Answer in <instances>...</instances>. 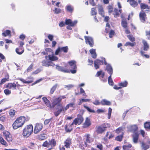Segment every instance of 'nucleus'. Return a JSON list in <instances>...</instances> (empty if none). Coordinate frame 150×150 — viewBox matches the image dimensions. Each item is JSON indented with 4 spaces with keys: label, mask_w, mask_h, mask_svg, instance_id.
Wrapping results in <instances>:
<instances>
[{
    "label": "nucleus",
    "mask_w": 150,
    "mask_h": 150,
    "mask_svg": "<svg viewBox=\"0 0 150 150\" xmlns=\"http://www.w3.org/2000/svg\"><path fill=\"white\" fill-rule=\"evenodd\" d=\"M28 120V117L21 116L17 118L13 122L12 126L14 129H16L22 127L24 124L25 121Z\"/></svg>",
    "instance_id": "obj_1"
},
{
    "label": "nucleus",
    "mask_w": 150,
    "mask_h": 150,
    "mask_svg": "<svg viewBox=\"0 0 150 150\" xmlns=\"http://www.w3.org/2000/svg\"><path fill=\"white\" fill-rule=\"evenodd\" d=\"M33 131V127L31 125L26 126L23 130L22 134L24 137H29L32 133Z\"/></svg>",
    "instance_id": "obj_2"
},
{
    "label": "nucleus",
    "mask_w": 150,
    "mask_h": 150,
    "mask_svg": "<svg viewBox=\"0 0 150 150\" xmlns=\"http://www.w3.org/2000/svg\"><path fill=\"white\" fill-rule=\"evenodd\" d=\"M68 63L70 66V68L71 69L70 70L72 74H75L76 73V69L77 67L76 66V62L74 60H71Z\"/></svg>",
    "instance_id": "obj_3"
},
{
    "label": "nucleus",
    "mask_w": 150,
    "mask_h": 150,
    "mask_svg": "<svg viewBox=\"0 0 150 150\" xmlns=\"http://www.w3.org/2000/svg\"><path fill=\"white\" fill-rule=\"evenodd\" d=\"M83 120V119L82 116L81 115H77V117L74 120L71 125H80L82 122Z\"/></svg>",
    "instance_id": "obj_4"
},
{
    "label": "nucleus",
    "mask_w": 150,
    "mask_h": 150,
    "mask_svg": "<svg viewBox=\"0 0 150 150\" xmlns=\"http://www.w3.org/2000/svg\"><path fill=\"white\" fill-rule=\"evenodd\" d=\"M43 125L42 123H36L35 124L34 133L35 134L39 133L42 129Z\"/></svg>",
    "instance_id": "obj_5"
},
{
    "label": "nucleus",
    "mask_w": 150,
    "mask_h": 150,
    "mask_svg": "<svg viewBox=\"0 0 150 150\" xmlns=\"http://www.w3.org/2000/svg\"><path fill=\"white\" fill-rule=\"evenodd\" d=\"M66 98V97L64 96H61L58 98H56L54 99L52 102V104L53 107H54L55 105L58 104H60V103L62 99H64Z\"/></svg>",
    "instance_id": "obj_6"
},
{
    "label": "nucleus",
    "mask_w": 150,
    "mask_h": 150,
    "mask_svg": "<svg viewBox=\"0 0 150 150\" xmlns=\"http://www.w3.org/2000/svg\"><path fill=\"white\" fill-rule=\"evenodd\" d=\"M4 136L5 139L8 142H12L13 140L12 136L10 132L7 131H5L3 132Z\"/></svg>",
    "instance_id": "obj_7"
},
{
    "label": "nucleus",
    "mask_w": 150,
    "mask_h": 150,
    "mask_svg": "<svg viewBox=\"0 0 150 150\" xmlns=\"http://www.w3.org/2000/svg\"><path fill=\"white\" fill-rule=\"evenodd\" d=\"M68 50V48L67 46L63 47H59L55 52V54L58 55L59 52L62 51H63L65 53L67 52Z\"/></svg>",
    "instance_id": "obj_8"
},
{
    "label": "nucleus",
    "mask_w": 150,
    "mask_h": 150,
    "mask_svg": "<svg viewBox=\"0 0 150 150\" xmlns=\"http://www.w3.org/2000/svg\"><path fill=\"white\" fill-rule=\"evenodd\" d=\"M84 37L86 44H89L91 47H93V41L92 38L89 36H85Z\"/></svg>",
    "instance_id": "obj_9"
},
{
    "label": "nucleus",
    "mask_w": 150,
    "mask_h": 150,
    "mask_svg": "<svg viewBox=\"0 0 150 150\" xmlns=\"http://www.w3.org/2000/svg\"><path fill=\"white\" fill-rule=\"evenodd\" d=\"M104 64L105 65H106V70L107 71L108 73L110 74V75H112V69L109 64H108L107 62L105 61V59H104Z\"/></svg>",
    "instance_id": "obj_10"
},
{
    "label": "nucleus",
    "mask_w": 150,
    "mask_h": 150,
    "mask_svg": "<svg viewBox=\"0 0 150 150\" xmlns=\"http://www.w3.org/2000/svg\"><path fill=\"white\" fill-rule=\"evenodd\" d=\"M104 59L103 58L102 61L98 59H96L94 61V66L96 69H97L99 68V66L102 65L103 64V61H104Z\"/></svg>",
    "instance_id": "obj_11"
},
{
    "label": "nucleus",
    "mask_w": 150,
    "mask_h": 150,
    "mask_svg": "<svg viewBox=\"0 0 150 150\" xmlns=\"http://www.w3.org/2000/svg\"><path fill=\"white\" fill-rule=\"evenodd\" d=\"M127 129L129 131L134 133L138 132L137 131L138 129V127L136 125H129L127 127Z\"/></svg>",
    "instance_id": "obj_12"
},
{
    "label": "nucleus",
    "mask_w": 150,
    "mask_h": 150,
    "mask_svg": "<svg viewBox=\"0 0 150 150\" xmlns=\"http://www.w3.org/2000/svg\"><path fill=\"white\" fill-rule=\"evenodd\" d=\"M139 136V134L138 132H135L132 134V141L134 143L136 144L138 143Z\"/></svg>",
    "instance_id": "obj_13"
},
{
    "label": "nucleus",
    "mask_w": 150,
    "mask_h": 150,
    "mask_svg": "<svg viewBox=\"0 0 150 150\" xmlns=\"http://www.w3.org/2000/svg\"><path fill=\"white\" fill-rule=\"evenodd\" d=\"M77 21H75L74 22H72L71 20L70 19H66L65 21V24L67 25H69L71 26H73L75 25L77 23Z\"/></svg>",
    "instance_id": "obj_14"
},
{
    "label": "nucleus",
    "mask_w": 150,
    "mask_h": 150,
    "mask_svg": "<svg viewBox=\"0 0 150 150\" xmlns=\"http://www.w3.org/2000/svg\"><path fill=\"white\" fill-rule=\"evenodd\" d=\"M85 145H86L87 143H90L93 141V139L92 138L90 137L89 134H87L85 136Z\"/></svg>",
    "instance_id": "obj_15"
},
{
    "label": "nucleus",
    "mask_w": 150,
    "mask_h": 150,
    "mask_svg": "<svg viewBox=\"0 0 150 150\" xmlns=\"http://www.w3.org/2000/svg\"><path fill=\"white\" fill-rule=\"evenodd\" d=\"M91 125L90 119L88 117H86L84 122L83 124V127L84 128L88 127Z\"/></svg>",
    "instance_id": "obj_16"
},
{
    "label": "nucleus",
    "mask_w": 150,
    "mask_h": 150,
    "mask_svg": "<svg viewBox=\"0 0 150 150\" xmlns=\"http://www.w3.org/2000/svg\"><path fill=\"white\" fill-rule=\"evenodd\" d=\"M59 108L57 111L54 112V114L56 116H57L61 113L62 111L65 110L64 108L63 107L62 104H59Z\"/></svg>",
    "instance_id": "obj_17"
},
{
    "label": "nucleus",
    "mask_w": 150,
    "mask_h": 150,
    "mask_svg": "<svg viewBox=\"0 0 150 150\" xmlns=\"http://www.w3.org/2000/svg\"><path fill=\"white\" fill-rule=\"evenodd\" d=\"M17 86L15 83H8L6 87L13 90L15 89L16 88Z\"/></svg>",
    "instance_id": "obj_18"
},
{
    "label": "nucleus",
    "mask_w": 150,
    "mask_h": 150,
    "mask_svg": "<svg viewBox=\"0 0 150 150\" xmlns=\"http://www.w3.org/2000/svg\"><path fill=\"white\" fill-rule=\"evenodd\" d=\"M48 57L50 60L52 61H54L58 59V58L54 56V54L49 55ZM45 58L47 60L48 57L47 56H45Z\"/></svg>",
    "instance_id": "obj_19"
},
{
    "label": "nucleus",
    "mask_w": 150,
    "mask_h": 150,
    "mask_svg": "<svg viewBox=\"0 0 150 150\" xmlns=\"http://www.w3.org/2000/svg\"><path fill=\"white\" fill-rule=\"evenodd\" d=\"M140 19L142 22H144L146 19V15L144 12H141L139 14Z\"/></svg>",
    "instance_id": "obj_20"
},
{
    "label": "nucleus",
    "mask_w": 150,
    "mask_h": 150,
    "mask_svg": "<svg viewBox=\"0 0 150 150\" xmlns=\"http://www.w3.org/2000/svg\"><path fill=\"white\" fill-rule=\"evenodd\" d=\"M42 99L45 104L47 107L51 108H52V106L51 105L50 102L46 97H44L42 98Z\"/></svg>",
    "instance_id": "obj_21"
},
{
    "label": "nucleus",
    "mask_w": 150,
    "mask_h": 150,
    "mask_svg": "<svg viewBox=\"0 0 150 150\" xmlns=\"http://www.w3.org/2000/svg\"><path fill=\"white\" fill-rule=\"evenodd\" d=\"M127 2H129L130 5L134 7L137 6L138 5L137 2L135 0H127Z\"/></svg>",
    "instance_id": "obj_22"
},
{
    "label": "nucleus",
    "mask_w": 150,
    "mask_h": 150,
    "mask_svg": "<svg viewBox=\"0 0 150 150\" xmlns=\"http://www.w3.org/2000/svg\"><path fill=\"white\" fill-rule=\"evenodd\" d=\"M65 146L67 148L70 147V145L71 144V140L70 138H67L64 142Z\"/></svg>",
    "instance_id": "obj_23"
},
{
    "label": "nucleus",
    "mask_w": 150,
    "mask_h": 150,
    "mask_svg": "<svg viewBox=\"0 0 150 150\" xmlns=\"http://www.w3.org/2000/svg\"><path fill=\"white\" fill-rule=\"evenodd\" d=\"M105 130V129L101 126L97 127L96 129V132L98 134H100L103 133Z\"/></svg>",
    "instance_id": "obj_24"
},
{
    "label": "nucleus",
    "mask_w": 150,
    "mask_h": 150,
    "mask_svg": "<svg viewBox=\"0 0 150 150\" xmlns=\"http://www.w3.org/2000/svg\"><path fill=\"white\" fill-rule=\"evenodd\" d=\"M56 69L59 71L64 72H68L69 70L65 69L63 67L58 65H56Z\"/></svg>",
    "instance_id": "obj_25"
},
{
    "label": "nucleus",
    "mask_w": 150,
    "mask_h": 150,
    "mask_svg": "<svg viewBox=\"0 0 150 150\" xmlns=\"http://www.w3.org/2000/svg\"><path fill=\"white\" fill-rule=\"evenodd\" d=\"M100 103L102 105H111L110 102L105 99H103L101 100Z\"/></svg>",
    "instance_id": "obj_26"
},
{
    "label": "nucleus",
    "mask_w": 150,
    "mask_h": 150,
    "mask_svg": "<svg viewBox=\"0 0 150 150\" xmlns=\"http://www.w3.org/2000/svg\"><path fill=\"white\" fill-rule=\"evenodd\" d=\"M118 85L121 87V88L123 87H126L128 85V82L126 81H125L123 82H120L118 83Z\"/></svg>",
    "instance_id": "obj_27"
},
{
    "label": "nucleus",
    "mask_w": 150,
    "mask_h": 150,
    "mask_svg": "<svg viewBox=\"0 0 150 150\" xmlns=\"http://www.w3.org/2000/svg\"><path fill=\"white\" fill-rule=\"evenodd\" d=\"M90 52L91 53L92 57L94 58H96V57L97 55L96 53V50L93 49H91L90 50Z\"/></svg>",
    "instance_id": "obj_28"
},
{
    "label": "nucleus",
    "mask_w": 150,
    "mask_h": 150,
    "mask_svg": "<svg viewBox=\"0 0 150 150\" xmlns=\"http://www.w3.org/2000/svg\"><path fill=\"white\" fill-rule=\"evenodd\" d=\"M47 138V135L45 134H41L38 136V139L40 140H44Z\"/></svg>",
    "instance_id": "obj_29"
},
{
    "label": "nucleus",
    "mask_w": 150,
    "mask_h": 150,
    "mask_svg": "<svg viewBox=\"0 0 150 150\" xmlns=\"http://www.w3.org/2000/svg\"><path fill=\"white\" fill-rule=\"evenodd\" d=\"M98 8V11L100 14L103 17H104V13L102 7L101 6H99Z\"/></svg>",
    "instance_id": "obj_30"
},
{
    "label": "nucleus",
    "mask_w": 150,
    "mask_h": 150,
    "mask_svg": "<svg viewBox=\"0 0 150 150\" xmlns=\"http://www.w3.org/2000/svg\"><path fill=\"white\" fill-rule=\"evenodd\" d=\"M142 42L144 45V50L145 51L147 50L149 48V45L146 41L143 40Z\"/></svg>",
    "instance_id": "obj_31"
},
{
    "label": "nucleus",
    "mask_w": 150,
    "mask_h": 150,
    "mask_svg": "<svg viewBox=\"0 0 150 150\" xmlns=\"http://www.w3.org/2000/svg\"><path fill=\"white\" fill-rule=\"evenodd\" d=\"M18 79L20 81H21L22 82L24 83H31L33 81L30 80V81H26L24 79L21 78H18L17 79Z\"/></svg>",
    "instance_id": "obj_32"
},
{
    "label": "nucleus",
    "mask_w": 150,
    "mask_h": 150,
    "mask_svg": "<svg viewBox=\"0 0 150 150\" xmlns=\"http://www.w3.org/2000/svg\"><path fill=\"white\" fill-rule=\"evenodd\" d=\"M122 11L121 9H120L118 10L116 8H115L114 10V11H113L114 13H113V15L115 16H118L120 15V13Z\"/></svg>",
    "instance_id": "obj_33"
},
{
    "label": "nucleus",
    "mask_w": 150,
    "mask_h": 150,
    "mask_svg": "<svg viewBox=\"0 0 150 150\" xmlns=\"http://www.w3.org/2000/svg\"><path fill=\"white\" fill-rule=\"evenodd\" d=\"M140 7L141 9H149L150 8L149 6L148 5L142 3L140 4Z\"/></svg>",
    "instance_id": "obj_34"
},
{
    "label": "nucleus",
    "mask_w": 150,
    "mask_h": 150,
    "mask_svg": "<svg viewBox=\"0 0 150 150\" xmlns=\"http://www.w3.org/2000/svg\"><path fill=\"white\" fill-rule=\"evenodd\" d=\"M49 141L51 147H52L51 149L55 146L56 142L54 139H52L51 140H49Z\"/></svg>",
    "instance_id": "obj_35"
},
{
    "label": "nucleus",
    "mask_w": 150,
    "mask_h": 150,
    "mask_svg": "<svg viewBox=\"0 0 150 150\" xmlns=\"http://www.w3.org/2000/svg\"><path fill=\"white\" fill-rule=\"evenodd\" d=\"M127 23L126 20L122 19L121 22V25L125 28H127Z\"/></svg>",
    "instance_id": "obj_36"
},
{
    "label": "nucleus",
    "mask_w": 150,
    "mask_h": 150,
    "mask_svg": "<svg viewBox=\"0 0 150 150\" xmlns=\"http://www.w3.org/2000/svg\"><path fill=\"white\" fill-rule=\"evenodd\" d=\"M0 142L2 144L5 145L6 146H7L8 145V144L1 137H0Z\"/></svg>",
    "instance_id": "obj_37"
},
{
    "label": "nucleus",
    "mask_w": 150,
    "mask_h": 150,
    "mask_svg": "<svg viewBox=\"0 0 150 150\" xmlns=\"http://www.w3.org/2000/svg\"><path fill=\"white\" fill-rule=\"evenodd\" d=\"M10 33L11 31L9 30H6L5 32L3 33L2 35L3 36L6 37L7 36H11Z\"/></svg>",
    "instance_id": "obj_38"
},
{
    "label": "nucleus",
    "mask_w": 150,
    "mask_h": 150,
    "mask_svg": "<svg viewBox=\"0 0 150 150\" xmlns=\"http://www.w3.org/2000/svg\"><path fill=\"white\" fill-rule=\"evenodd\" d=\"M16 110L13 109H11L9 112L10 115L11 117H13L15 115Z\"/></svg>",
    "instance_id": "obj_39"
},
{
    "label": "nucleus",
    "mask_w": 150,
    "mask_h": 150,
    "mask_svg": "<svg viewBox=\"0 0 150 150\" xmlns=\"http://www.w3.org/2000/svg\"><path fill=\"white\" fill-rule=\"evenodd\" d=\"M42 146H43L45 147H51L49 141H45L43 143Z\"/></svg>",
    "instance_id": "obj_40"
},
{
    "label": "nucleus",
    "mask_w": 150,
    "mask_h": 150,
    "mask_svg": "<svg viewBox=\"0 0 150 150\" xmlns=\"http://www.w3.org/2000/svg\"><path fill=\"white\" fill-rule=\"evenodd\" d=\"M123 135V133H122V134H121V135L116 137L115 138V140L120 142L121 141L122 139Z\"/></svg>",
    "instance_id": "obj_41"
},
{
    "label": "nucleus",
    "mask_w": 150,
    "mask_h": 150,
    "mask_svg": "<svg viewBox=\"0 0 150 150\" xmlns=\"http://www.w3.org/2000/svg\"><path fill=\"white\" fill-rule=\"evenodd\" d=\"M144 127L146 129H150V122H146L144 124Z\"/></svg>",
    "instance_id": "obj_42"
},
{
    "label": "nucleus",
    "mask_w": 150,
    "mask_h": 150,
    "mask_svg": "<svg viewBox=\"0 0 150 150\" xmlns=\"http://www.w3.org/2000/svg\"><path fill=\"white\" fill-rule=\"evenodd\" d=\"M136 43L135 42L131 43L129 42H127L125 44V46H127L128 45H129L131 47L134 46L135 45Z\"/></svg>",
    "instance_id": "obj_43"
},
{
    "label": "nucleus",
    "mask_w": 150,
    "mask_h": 150,
    "mask_svg": "<svg viewBox=\"0 0 150 150\" xmlns=\"http://www.w3.org/2000/svg\"><path fill=\"white\" fill-rule=\"evenodd\" d=\"M142 150H146L147 149L149 148V146L147 145H146L143 143H142Z\"/></svg>",
    "instance_id": "obj_44"
},
{
    "label": "nucleus",
    "mask_w": 150,
    "mask_h": 150,
    "mask_svg": "<svg viewBox=\"0 0 150 150\" xmlns=\"http://www.w3.org/2000/svg\"><path fill=\"white\" fill-rule=\"evenodd\" d=\"M74 105V103H70L67 104L65 107V110H66L68 109L69 107H72Z\"/></svg>",
    "instance_id": "obj_45"
},
{
    "label": "nucleus",
    "mask_w": 150,
    "mask_h": 150,
    "mask_svg": "<svg viewBox=\"0 0 150 150\" xmlns=\"http://www.w3.org/2000/svg\"><path fill=\"white\" fill-rule=\"evenodd\" d=\"M123 129L122 127H119L116 130V132L118 134H119L120 133H121V134H122Z\"/></svg>",
    "instance_id": "obj_46"
},
{
    "label": "nucleus",
    "mask_w": 150,
    "mask_h": 150,
    "mask_svg": "<svg viewBox=\"0 0 150 150\" xmlns=\"http://www.w3.org/2000/svg\"><path fill=\"white\" fill-rule=\"evenodd\" d=\"M108 81L109 85H113V82L111 78V75H110L108 78Z\"/></svg>",
    "instance_id": "obj_47"
},
{
    "label": "nucleus",
    "mask_w": 150,
    "mask_h": 150,
    "mask_svg": "<svg viewBox=\"0 0 150 150\" xmlns=\"http://www.w3.org/2000/svg\"><path fill=\"white\" fill-rule=\"evenodd\" d=\"M20 50V49L18 48H17L16 50V52L18 54H22L24 52V50H22V48L21 49V50H22L20 52L19 51Z\"/></svg>",
    "instance_id": "obj_48"
},
{
    "label": "nucleus",
    "mask_w": 150,
    "mask_h": 150,
    "mask_svg": "<svg viewBox=\"0 0 150 150\" xmlns=\"http://www.w3.org/2000/svg\"><path fill=\"white\" fill-rule=\"evenodd\" d=\"M4 92L6 95H8L11 93V90L6 89L4 90Z\"/></svg>",
    "instance_id": "obj_49"
},
{
    "label": "nucleus",
    "mask_w": 150,
    "mask_h": 150,
    "mask_svg": "<svg viewBox=\"0 0 150 150\" xmlns=\"http://www.w3.org/2000/svg\"><path fill=\"white\" fill-rule=\"evenodd\" d=\"M127 37L132 42H133L135 40V38L133 36L131 35H129L127 36Z\"/></svg>",
    "instance_id": "obj_50"
},
{
    "label": "nucleus",
    "mask_w": 150,
    "mask_h": 150,
    "mask_svg": "<svg viewBox=\"0 0 150 150\" xmlns=\"http://www.w3.org/2000/svg\"><path fill=\"white\" fill-rule=\"evenodd\" d=\"M97 14L96 8H92L91 9V14L92 15H96Z\"/></svg>",
    "instance_id": "obj_51"
},
{
    "label": "nucleus",
    "mask_w": 150,
    "mask_h": 150,
    "mask_svg": "<svg viewBox=\"0 0 150 150\" xmlns=\"http://www.w3.org/2000/svg\"><path fill=\"white\" fill-rule=\"evenodd\" d=\"M57 87V85H55L52 87L50 91V93H51L52 94L54 93Z\"/></svg>",
    "instance_id": "obj_52"
},
{
    "label": "nucleus",
    "mask_w": 150,
    "mask_h": 150,
    "mask_svg": "<svg viewBox=\"0 0 150 150\" xmlns=\"http://www.w3.org/2000/svg\"><path fill=\"white\" fill-rule=\"evenodd\" d=\"M112 109L111 108H109L108 109V118L109 119H110L112 112Z\"/></svg>",
    "instance_id": "obj_53"
},
{
    "label": "nucleus",
    "mask_w": 150,
    "mask_h": 150,
    "mask_svg": "<svg viewBox=\"0 0 150 150\" xmlns=\"http://www.w3.org/2000/svg\"><path fill=\"white\" fill-rule=\"evenodd\" d=\"M67 10L69 11L72 12L73 9V7L70 6H68L67 7Z\"/></svg>",
    "instance_id": "obj_54"
},
{
    "label": "nucleus",
    "mask_w": 150,
    "mask_h": 150,
    "mask_svg": "<svg viewBox=\"0 0 150 150\" xmlns=\"http://www.w3.org/2000/svg\"><path fill=\"white\" fill-rule=\"evenodd\" d=\"M74 86L72 84L65 85V87L67 88V89H70L74 87Z\"/></svg>",
    "instance_id": "obj_55"
},
{
    "label": "nucleus",
    "mask_w": 150,
    "mask_h": 150,
    "mask_svg": "<svg viewBox=\"0 0 150 150\" xmlns=\"http://www.w3.org/2000/svg\"><path fill=\"white\" fill-rule=\"evenodd\" d=\"M114 31L113 30H111L109 33V37L110 38H112L114 34Z\"/></svg>",
    "instance_id": "obj_56"
},
{
    "label": "nucleus",
    "mask_w": 150,
    "mask_h": 150,
    "mask_svg": "<svg viewBox=\"0 0 150 150\" xmlns=\"http://www.w3.org/2000/svg\"><path fill=\"white\" fill-rule=\"evenodd\" d=\"M84 107L89 112H95L94 110H91V109H90L89 107H88L87 106H86L85 105H84Z\"/></svg>",
    "instance_id": "obj_57"
},
{
    "label": "nucleus",
    "mask_w": 150,
    "mask_h": 150,
    "mask_svg": "<svg viewBox=\"0 0 150 150\" xmlns=\"http://www.w3.org/2000/svg\"><path fill=\"white\" fill-rule=\"evenodd\" d=\"M7 81H8V80L7 79H6L5 78L3 79H2L1 80V82H0V84L2 85V84H4Z\"/></svg>",
    "instance_id": "obj_58"
},
{
    "label": "nucleus",
    "mask_w": 150,
    "mask_h": 150,
    "mask_svg": "<svg viewBox=\"0 0 150 150\" xmlns=\"http://www.w3.org/2000/svg\"><path fill=\"white\" fill-rule=\"evenodd\" d=\"M48 63L49 62H47L45 61H43L42 62V65L44 66L48 67Z\"/></svg>",
    "instance_id": "obj_59"
},
{
    "label": "nucleus",
    "mask_w": 150,
    "mask_h": 150,
    "mask_svg": "<svg viewBox=\"0 0 150 150\" xmlns=\"http://www.w3.org/2000/svg\"><path fill=\"white\" fill-rule=\"evenodd\" d=\"M33 68V65L32 64L30 65L28 67L27 69V71L28 72H29L31 71Z\"/></svg>",
    "instance_id": "obj_60"
},
{
    "label": "nucleus",
    "mask_w": 150,
    "mask_h": 150,
    "mask_svg": "<svg viewBox=\"0 0 150 150\" xmlns=\"http://www.w3.org/2000/svg\"><path fill=\"white\" fill-rule=\"evenodd\" d=\"M54 13L57 14L60 12L61 10L59 8H55V9L54 10Z\"/></svg>",
    "instance_id": "obj_61"
},
{
    "label": "nucleus",
    "mask_w": 150,
    "mask_h": 150,
    "mask_svg": "<svg viewBox=\"0 0 150 150\" xmlns=\"http://www.w3.org/2000/svg\"><path fill=\"white\" fill-rule=\"evenodd\" d=\"M72 130L71 128H69L68 126H66L65 127V130L67 132H70Z\"/></svg>",
    "instance_id": "obj_62"
},
{
    "label": "nucleus",
    "mask_w": 150,
    "mask_h": 150,
    "mask_svg": "<svg viewBox=\"0 0 150 150\" xmlns=\"http://www.w3.org/2000/svg\"><path fill=\"white\" fill-rule=\"evenodd\" d=\"M110 124L107 123H104L101 126L105 129V128L109 127L110 126Z\"/></svg>",
    "instance_id": "obj_63"
},
{
    "label": "nucleus",
    "mask_w": 150,
    "mask_h": 150,
    "mask_svg": "<svg viewBox=\"0 0 150 150\" xmlns=\"http://www.w3.org/2000/svg\"><path fill=\"white\" fill-rule=\"evenodd\" d=\"M108 135H109V137H108V138L109 139H110L112 138L113 137V135L111 133H110V132H107V134L106 135V137H108Z\"/></svg>",
    "instance_id": "obj_64"
}]
</instances>
